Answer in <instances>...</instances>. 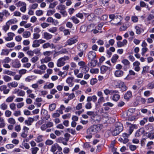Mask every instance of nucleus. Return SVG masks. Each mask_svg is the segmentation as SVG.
I'll return each mask as SVG.
<instances>
[{
  "instance_id": "1",
  "label": "nucleus",
  "mask_w": 154,
  "mask_h": 154,
  "mask_svg": "<svg viewBox=\"0 0 154 154\" xmlns=\"http://www.w3.org/2000/svg\"><path fill=\"white\" fill-rule=\"evenodd\" d=\"M87 56L88 59L91 61L90 63L91 66L92 67L95 66L97 63V60H94L96 57L95 52L93 51H89L87 54Z\"/></svg>"
},
{
  "instance_id": "2",
  "label": "nucleus",
  "mask_w": 154,
  "mask_h": 154,
  "mask_svg": "<svg viewBox=\"0 0 154 154\" xmlns=\"http://www.w3.org/2000/svg\"><path fill=\"white\" fill-rule=\"evenodd\" d=\"M101 128V125L100 124L93 125L88 129V132L91 134H94L100 131Z\"/></svg>"
},
{
  "instance_id": "3",
  "label": "nucleus",
  "mask_w": 154,
  "mask_h": 154,
  "mask_svg": "<svg viewBox=\"0 0 154 154\" xmlns=\"http://www.w3.org/2000/svg\"><path fill=\"white\" fill-rule=\"evenodd\" d=\"M122 125L120 122H117L115 125V128L112 132V135L115 136L119 134L123 130Z\"/></svg>"
},
{
  "instance_id": "4",
  "label": "nucleus",
  "mask_w": 154,
  "mask_h": 154,
  "mask_svg": "<svg viewBox=\"0 0 154 154\" xmlns=\"http://www.w3.org/2000/svg\"><path fill=\"white\" fill-rule=\"evenodd\" d=\"M69 57L68 56H64L58 59L57 61V65L58 67L63 66L66 63L65 61L69 60Z\"/></svg>"
},
{
  "instance_id": "5",
  "label": "nucleus",
  "mask_w": 154,
  "mask_h": 154,
  "mask_svg": "<svg viewBox=\"0 0 154 154\" xmlns=\"http://www.w3.org/2000/svg\"><path fill=\"white\" fill-rule=\"evenodd\" d=\"M129 136V134H128L126 133H124L123 134L122 137L119 139V140L121 142L126 143L129 141L128 138Z\"/></svg>"
},
{
  "instance_id": "6",
  "label": "nucleus",
  "mask_w": 154,
  "mask_h": 154,
  "mask_svg": "<svg viewBox=\"0 0 154 154\" xmlns=\"http://www.w3.org/2000/svg\"><path fill=\"white\" fill-rule=\"evenodd\" d=\"M78 40L75 37H73L70 38L67 40L66 42L65 45H71L77 42Z\"/></svg>"
},
{
  "instance_id": "7",
  "label": "nucleus",
  "mask_w": 154,
  "mask_h": 154,
  "mask_svg": "<svg viewBox=\"0 0 154 154\" xmlns=\"http://www.w3.org/2000/svg\"><path fill=\"white\" fill-rule=\"evenodd\" d=\"M87 48L88 45L86 43H82L79 45L78 49L79 51L84 52L86 50Z\"/></svg>"
},
{
  "instance_id": "8",
  "label": "nucleus",
  "mask_w": 154,
  "mask_h": 154,
  "mask_svg": "<svg viewBox=\"0 0 154 154\" xmlns=\"http://www.w3.org/2000/svg\"><path fill=\"white\" fill-rule=\"evenodd\" d=\"M13 93L17 94L18 96L23 97L24 96L25 92L23 91L20 90L18 88H16L14 91Z\"/></svg>"
},
{
  "instance_id": "9",
  "label": "nucleus",
  "mask_w": 154,
  "mask_h": 154,
  "mask_svg": "<svg viewBox=\"0 0 154 154\" xmlns=\"http://www.w3.org/2000/svg\"><path fill=\"white\" fill-rule=\"evenodd\" d=\"M61 148V147L59 146V145L57 143H55L51 147V151L54 154L56 152L57 149L58 150H60V149Z\"/></svg>"
},
{
  "instance_id": "10",
  "label": "nucleus",
  "mask_w": 154,
  "mask_h": 154,
  "mask_svg": "<svg viewBox=\"0 0 154 154\" xmlns=\"http://www.w3.org/2000/svg\"><path fill=\"white\" fill-rule=\"evenodd\" d=\"M0 91H3V93L5 94H7L9 92L10 89L7 88L6 85H4L0 86Z\"/></svg>"
},
{
  "instance_id": "11",
  "label": "nucleus",
  "mask_w": 154,
  "mask_h": 154,
  "mask_svg": "<svg viewBox=\"0 0 154 154\" xmlns=\"http://www.w3.org/2000/svg\"><path fill=\"white\" fill-rule=\"evenodd\" d=\"M12 67L15 68H19L21 66L20 61L18 59L14 60L12 61Z\"/></svg>"
},
{
  "instance_id": "12",
  "label": "nucleus",
  "mask_w": 154,
  "mask_h": 154,
  "mask_svg": "<svg viewBox=\"0 0 154 154\" xmlns=\"http://www.w3.org/2000/svg\"><path fill=\"white\" fill-rule=\"evenodd\" d=\"M140 64V63L138 61H136L133 63V66L134 67V70L135 71L138 72L140 70V68L139 66Z\"/></svg>"
},
{
  "instance_id": "13",
  "label": "nucleus",
  "mask_w": 154,
  "mask_h": 154,
  "mask_svg": "<svg viewBox=\"0 0 154 154\" xmlns=\"http://www.w3.org/2000/svg\"><path fill=\"white\" fill-rule=\"evenodd\" d=\"M74 78L72 77H69L67 78L66 80V82L68 83L70 87H72L74 85L73 80Z\"/></svg>"
},
{
  "instance_id": "14",
  "label": "nucleus",
  "mask_w": 154,
  "mask_h": 154,
  "mask_svg": "<svg viewBox=\"0 0 154 154\" xmlns=\"http://www.w3.org/2000/svg\"><path fill=\"white\" fill-rule=\"evenodd\" d=\"M119 16H115L113 14H111L109 15V18L110 19H112V20H116L118 18L119 19V20L118 21V22L117 23H116L115 24L116 25H121V23L120 22L121 20L119 18Z\"/></svg>"
},
{
  "instance_id": "15",
  "label": "nucleus",
  "mask_w": 154,
  "mask_h": 154,
  "mask_svg": "<svg viewBox=\"0 0 154 154\" xmlns=\"http://www.w3.org/2000/svg\"><path fill=\"white\" fill-rule=\"evenodd\" d=\"M34 121V119L33 118L29 117L27 119L25 120L24 123L25 125L28 126L31 125Z\"/></svg>"
},
{
  "instance_id": "16",
  "label": "nucleus",
  "mask_w": 154,
  "mask_h": 154,
  "mask_svg": "<svg viewBox=\"0 0 154 154\" xmlns=\"http://www.w3.org/2000/svg\"><path fill=\"white\" fill-rule=\"evenodd\" d=\"M119 88H120L122 92L126 91L128 88L124 82H121L119 85Z\"/></svg>"
},
{
  "instance_id": "17",
  "label": "nucleus",
  "mask_w": 154,
  "mask_h": 154,
  "mask_svg": "<svg viewBox=\"0 0 154 154\" xmlns=\"http://www.w3.org/2000/svg\"><path fill=\"white\" fill-rule=\"evenodd\" d=\"M7 85L9 88H16L17 86L18 83L17 82L13 81L8 83Z\"/></svg>"
},
{
  "instance_id": "18",
  "label": "nucleus",
  "mask_w": 154,
  "mask_h": 154,
  "mask_svg": "<svg viewBox=\"0 0 154 154\" xmlns=\"http://www.w3.org/2000/svg\"><path fill=\"white\" fill-rule=\"evenodd\" d=\"M137 128V126L136 125H131L129 126V129L128 130L129 134H129L130 135L133 132L134 129Z\"/></svg>"
},
{
  "instance_id": "19",
  "label": "nucleus",
  "mask_w": 154,
  "mask_h": 154,
  "mask_svg": "<svg viewBox=\"0 0 154 154\" xmlns=\"http://www.w3.org/2000/svg\"><path fill=\"white\" fill-rule=\"evenodd\" d=\"M132 93L130 91H128L124 95V98L125 99L128 100L132 97Z\"/></svg>"
},
{
  "instance_id": "20",
  "label": "nucleus",
  "mask_w": 154,
  "mask_h": 154,
  "mask_svg": "<svg viewBox=\"0 0 154 154\" xmlns=\"http://www.w3.org/2000/svg\"><path fill=\"white\" fill-rule=\"evenodd\" d=\"M51 58L49 56H46L44 58L42 59L41 60V63L42 64L45 63H47L51 60Z\"/></svg>"
},
{
  "instance_id": "21",
  "label": "nucleus",
  "mask_w": 154,
  "mask_h": 154,
  "mask_svg": "<svg viewBox=\"0 0 154 154\" xmlns=\"http://www.w3.org/2000/svg\"><path fill=\"white\" fill-rule=\"evenodd\" d=\"M81 69V72L84 73H86L89 70V68L87 66H85L84 67H80V68Z\"/></svg>"
},
{
  "instance_id": "22",
  "label": "nucleus",
  "mask_w": 154,
  "mask_h": 154,
  "mask_svg": "<svg viewBox=\"0 0 154 154\" xmlns=\"http://www.w3.org/2000/svg\"><path fill=\"white\" fill-rule=\"evenodd\" d=\"M44 38L46 40H49L52 38V35L47 32H45L43 35Z\"/></svg>"
},
{
  "instance_id": "23",
  "label": "nucleus",
  "mask_w": 154,
  "mask_h": 154,
  "mask_svg": "<svg viewBox=\"0 0 154 154\" xmlns=\"http://www.w3.org/2000/svg\"><path fill=\"white\" fill-rule=\"evenodd\" d=\"M144 130L143 128H140L136 131L135 136L136 137H139L143 133Z\"/></svg>"
},
{
  "instance_id": "24",
  "label": "nucleus",
  "mask_w": 154,
  "mask_h": 154,
  "mask_svg": "<svg viewBox=\"0 0 154 154\" xmlns=\"http://www.w3.org/2000/svg\"><path fill=\"white\" fill-rule=\"evenodd\" d=\"M57 9L62 11L65 10L66 7L64 5H63L62 4H60L58 5L56 8Z\"/></svg>"
},
{
  "instance_id": "25",
  "label": "nucleus",
  "mask_w": 154,
  "mask_h": 154,
  "mask_svg": "<svg viewBox=\"0 0 154 154\" xmlns=\"http://www.w3.org/2000/svg\"><path fill=\"white\" fill-rule=\"evenodd\" d=\"M10 51V50L8 49H3L2 50L1 54L2 55L7 56L9 54Z\"/></svg>"
},
{
  "instance_id": "26",
  "label": "nucleus",
  "mask_w": 154,
  "mask_h": 154,
  "mask_svg": "<svg viewBox=\"0 0 154 154\" xmlns=\"http://www.w3.org/2000/svg\"><path fill=\"white\" fill-rule=\"evenodd\" d=\"M123 72L122 70H116L115 72V75L117 77H120L123 75Z\"/></svg>"
},
{
  "instance_id": "27",
  "label": "nucleus",
  "mask_w": 154,
  "mask_h": 154,
  "mask_svg": "<svg viewBox=\"0 0 154 154\" xmlns=\"http://www.w3.org/2000/svg\"><path fill=\"white\" fill-rule=\"evenodd\" d=\"M108 67L105 66H103L100 68L101 72L102 74H104L108 69Z\"/></svg>"
},
{
  "instance_id": "28",
  "label": "nucleus",
  "mask_w": 154,
  "mask_h": 154,
  "mask_svg": "<svg viewBox=\"0 0 154 154\" xmlns=\"http://www.w3.org/2000/svg\"><path fill=\"white\" fill-rule=\"evenodd\" d=\"M88 27L86 25H84L82 26L80 28V31L82 33L85 32L87 30Z\"/></svg>"
},
{
  "instance_id": "29",
  "label": "nucleus",
  "mask_w": 154,
  "mask_h": 154,
  "mask_svg": "<svg viewBox=\"0 0 154 154\" xmlns=\"http://www.w3.org/2000/svg\"><path fill=\"white\" fill-rule=\"evenodd\" d=\"M3 73L4 74H7L8 75H12L13 76H14L15 74V72H13L11 71H9L8 70H4Z\"/></svg>"
},
{
  "instance_id": "30",
  "label": "nucleus",
  "mask_w": 154,
  "mask_h": 154,
  "mask_svg": "<svg viewBox=\"0 0 154 154\" xmlns=\"http://www.w3.org/2000/svg\"><path fill=\"white\" fill-rule=\"evenodd\" d=\"M70 19L71 20L72 22L75 24H77L80 22L79 20L75 16H72L71 17Z\"/></svg>"
},
{
  "instance_id": "31",
  "label": "nucleus",
  "mask_w": 154,
  "mask_h": 154,
  "mask_svg": "<svg viewBox=\"0 0 154 154\" xmlns=\"http://www.w3.org/2000/svg\"><path fill=\"white\" fill-rule=\"evenodd\" d=\"M31 35V33L29 31H26L23 32V36L24 38H28Z\"/></svg>"
},
{
  "instance_id": "32",
  "label": "nucleus",
  "mask_w": 154,
  "mask_h": 154,
  "mask_svg": "<svg viewBox=\"0 0 154 154\" xmlns=\"http://www.w3.org/2000/svg\"><path fill=\"white\" fill-rule=\"evenodd\" d=\"M17 20L16 19H11L8 21L7 22V24L9 26L12 24H14L17 23Z\"/></svg>"
},
{
  "instance_id": "33",
  "label": "nucleus",
  "mask_w": 154,
  "mask_h": 154,
  "mask_svg": "<svg viewBox=\"0 0 154 154\" xmlns=\"http://www.w3.org/2000/svg\"><path fill=\"white\" fill-rule=\"evenodd\" d=\"M54 86V84L53 83H50L48 85H46L44 86V88L45 89H51Z\"/></svg>"
},
{
  "instance_id": "34",
  "label": "nucleus",
  "mask_w": 154,
  "mask_h": 154,
  "mask_svg": "<svg viewBox=\"0 0 154 154\" xmlns=\"http://www.w3.org/2000/svg\"><path fill=\"white\" fill-rule=\"evenodd\" d=\"M30 150L32 154H36L39 150V148L37 147H33L31 148Z\"/></svg>"
},
{
  "instance_id": "35",
  "label": "nucleus",
  "mask_w": 154,
  "mask_h": 154,
  "mask_svg": "<svg viewBox=\"0 0 154 154\" xmlns=\"http://www.w3.org/2000/svg\"><path fill=\"white\" fill-rule=\"evenodd\" d=\"M119 56L117 55H115L113 56L111 59L112 62L115 64Z\"/></svg>"
},
{
  "instance_id": "36",
  "label": "nucleus",
  "mask_w": 154,
  "mask_h": 154,
  "mask_svg": "<svg viewBox=\"0 0 154 154\" xmlns=\"http://www.w3.org/2000/svg\"><path fill=\"white\" fill-rule=\"evenodd\" d=\"M40 45L38 43L37 40H35L33 42L32 45V47L33 48H37L39 47Z\"/></svg>"
},
{
  "instance_id": "37",
  "label": "nucleus",
  "mask_w": 154,
  "mask_h": 154,
  "mask_svg": "<svg viewBox=\"0 0 154 154\" xmlns=\"http://www.w3.org/2000/svg\"><path fill=\"white\" fill-rule=\"evenodd\" d=\"M8 121L11 124L14 125L16 123L15 120L13 118H10L8 119Z\"/></svg>"
},
{
  "instance_id": "38",
  "label": "nucleus",
  "mask_w": 154,
  "mask_h": 154,
  "mask_svg": "<svg viewBox=\"0 0 154 154\" xmlns=\"http://www.w3.org/2000/svg\"><path fill=\"white\" fill-rule=\"evenodd\" d=\"M3 79L6 82H10L12 80V79L10 77L7 75H4L3 77Z\"/></svg>"
},
{
  "instance_id": "39",
  "label": "nucleus",
  "mask_w": 154,
  "mask_h": 154,
  "mask_svg": "<svg viewBox=\"0 0 154 154\" xmlns=\"http://www.w3.org/2000/svg\"><path fill=\"white\" fill-rule=\"evenodd\" d=\"M120 96L117 94H114L112 97V100L115 101H117L120 98Z\"/></svg>"
},
{
  "instance_id": "40",
  "label": "nucleus",
  "mask_w": 154,
  "mask_h": 154,
  "mask_svg": "<svg viewBox=\"0 0 154 154\" xmlns=\"http://www.w3.org/2000/svg\"><path fill=\"white\" fill-rule=\"evenodd\" d=\"M57 30V28L56 27H52L48 29V30L49 32L52 33H54L56 32Z\"/></svg>"
},
{
  "instance_id": "41",
  "label": "nucleus",
  "mask_w": 154,
  "mask_h": 154,
  "mask_svg": "<svg viewBox=\"0 0 154 154\" xmlns=\"http://www.w3.org/2000/svg\"><path fill=\"white\" fill-rule=\"evenodd\" d=\"M38 6V4L35 3L33 4L32 5H31L29 6V8L31 9H36Z\"/></svg>"
},
{
  "instance_id": "42",
  "label": "nucleus",
  "mask_w": 154,
  "mask_h": 154,
  "mask_svg": "<svg viewBox=\"0 0 154 154\" xmlns=\"http://www.w3.org/2000/svg\"><path fill=\"white\" fill-rule=\"evenodd\" d=\"M56 107V104L55 103H52L49 106V109L51 111L54 110Z\"/></svg>"
},
{
  "instance_id": "43",
  "label": "nucleus",
  "mask_w": 154,
  "mask_h": 154,
  "mask_svg": "<svg viewBox=\"0 0 154 154\" xmlns=\"http://www.w3.org/2000/svg\"><path fill=\"white\" fill-rule=\"evenodd\" d=\"M0 107L2 109L5 110L7 109L8 106L6 103H3L0 105Z\"/></svg>"
},
{
  "instance_id": "44",
  "label": "nucleus",
  "mask_w": 154,
  "mask_h": 154,
  "mask_svg": "<svg viewBox=\"0 0 154 154\" xmlns=\"http://www.w3.org/2000/svg\"><path fill=\"white\" fill-rule=\"evenodd\" d=\"M16 5L18 7H21L26 5V4L25 2H22L20 1L17 3Z\"/></svg>"
},
{
  "instance_id": "45",
  "label": "nucleus",
  "mask_w": 154,
  "mask_h": 154,
  "mask_svg": "<svg viewBox=\"0 0 154 154\" xmlns=\"http://www.w3.org/2000/svg\"><path fill=\"white\" fill-rule=\"evenodd\" d=\"M50 116L49 115L47 114L45 116L43 117L42 119L43 122H46L49 119H50Z\"/></svg>"
},
{
  "instance_id": "46",
  "label": "nucleus",
  "mask_w": 154,
  "mask_h": 154,
  "mask_svg": "<svg viewBox=\"0 0 154 154\" xmlns=\"http://www.w3.org/2000/svg\"><path fill=\"white\" fill-rule=\"evenodd\" d=\"M54 143V142L51 140L48 139L45 142V144L46 145L50 146L52 145Z\"/></svg>"
},
{
  "instance_id": "47",
  "label": "nucleus",
  "mask_w": 154,
  "mask_h": 154,
  "mask_svg": "<svg viewBox=\"0 0 154 154\" xmlns=\"http://www.w3.org/2000/svg\"><path fill=\"white\" fill-rule=\"evenodd\" d=\"M92 107V104L91 102H88L86 104L85 108L87 109H90Z\"/></svg>"
},
{
  "instance_id": "48",
  "label": "nucleus",
  "mask_w": 154,
  "mask_h": 154,
  "mask_svg": "<svg viewBox=\"0 0 154 154\" xmlns=\"http://www.w3.org/2000/svg\"><path fill=\"white\" fill-rule=\"evenodd\" d=\"M2 13H3L4 16L5 15V16L6 17H8L10 15V13L6 10H3Z\"/></svg>"
},
{
  "instance_id": "49",
  "label": "nucleus",
  "mask_w": 154,
  "mask_h": 154,
  "mask_svg": "<svg viewBox=\"0 0 154 154\" xmlns=\"http://www.w3.org/2000/svg\"><path fill=\"white\" fill-rule=\"evenodd\" d=\"M149 67L148 66H146L143 67V70L142 72V74L144 75L146 73L148 70Z\"/></svg>"
},
{
  "instance_id": "50",
  "label": "nucleus",
  "mask_w": 154,
  "mask_h": 154,
  "mask_svg": "<svg viewBox=\"0 0 154 154\" xmlns=\"http://www.w3.org/2000/svg\"><path fill=\"white\" fill-rule=\"evenodd\" d=\"M70 64L71 67V68H70L71 70L74 69L77 66L76 64L74 62H71Z\"/></svg>"
},
{
  "instance_id": "51",
  "label": "nucleus",
  "mask_w": 154,
  "mask_h": 154,
  "mask_svg": "<svg viewBox=\"0 0 154 154\" xmlns=\"http://www.w3.org/2000/svg\"><path fill=\"white\" fill-rule=\"evenodd\" d=\"M129 24H127V25H123L122 27H121L120 29L122 31H125L126 30L127 28L129 27Z\"/></svg>"
},
{
  "instance_id": "52",
  "label": "nucleus",
  "mask_w": 154,
  "mask_h": 154,
  "mask_svg": "<svg viewBox=\"0 0 154 154\" xmlns=\"http://www.w3.org/2000/svg\"><path fill=\"white\" fill-rule=\"evenodd\" d=\"M57 4V2H55L53 3H51L49 5V8H53Z\"/></svg>"
},
{
  "instance_id": "53",
  "label": "nucleus",
  "mask_w": 154,
  "mask_h": 154,
  "mask_svg": "<svg viewBox=\"0 0 154 154\" xmlns=\"http://www.w3.org/2000/svg\"><path fill=\"white\" fill-rule=\"evenodd\" d=\"M14 98L15 96H14L9 97L6 99V101L8 103L11 102Z\"/></svg>"
},
{
  "instance_id": "54",
  "label": "nucleus",
  "mask_w": 154,
  "mask_h": 154,
  "mask_svg": "<svg viewBox=\"0 0 154 154\" xmlns=\"http://www.w3.org/2000/svg\"><path fill=\"white\" fill-rule=\"evenodd\" d=\"M43 11L41 10H37L35 11L36 15L38 16L42 15L43 14Z\"/></svg>"
},
{
  "instance_id": "55",
  "label": "nucleus",
  "mask_w": 154,
  "mask_h": 154,
  "mask_svg": "<svg viewBox=\"0 0 154 154\" xmlns=\"http://www.w3.org/2000/svg\"><path fill=\"white\" fill-rule=\"evenodd\" d=\"M113 104L110 102H108L106 103H104L103 104V106H108L110 107H112L113 106Z\"/></svg>"
},
{
  "instance_id": "56",
  "label": "nucleus",
  "mask_w": 154,
  "mask_h": 154,
  "mask_svg": "<svg viewBox=\"0 0 154 154\" xmlns=\"http://www.w3.org/2000/svg\"><path fill=\"white\" fill-rule=\"evenodd\" d=\"M137 146L133 145H130L129 146V148L130 150L132 151H134L137 148Z\"/></svg>"
},
{
  "instance_id": "57",
  "label": "nucleus",
  "mask_w": 154,
  "mask_h": 154,
  "mask_svg": "<svg viewBox=\"0 0 154 154\" xmlns=\"http://www.w3.org/2000/svg\"><path fill=\"white\" fill-rule=\"evenodd\" d=\"M51 47V44L48 42L45 43L42 45V47L44 49L47 48L49 47Z\"/></svg>"
},
{
  "instance_id": "58",
  "label": "nucleus",
  "mask_w": 154,
  "mask_h": 154,
  "mask_svg": "<svg viewBox=\"0 0 154 154\" xmlns=\"http://www.w3.org/2000/svg\"><path fill=\"white\" fill-rule=\"evenodd\" d=\"M11 112L9 110H7L5 112V115L6 117H9L11 115Z\"/></svg>"
},
{
  "instance_id": "59",
  "label": "nucleus",
  "mask_w": 154,
  "mask_h": 154,
  "mask_svg": "<svg viewBox=\"0 0 154 154\" xmlns=\"http://www.w3.org/2000/svg\"><path fill=\"white\" fill-rule=\"evenodd\" d=\"M10 109L12 110H15L16 109V104L14 103H11L10 106Z\"/></svg>"
},
{
  "instance_id": "60",
  "label": "nucleus",
  "mask_w": 154,
  "mask_h": 154,
  "mask_svg": "<svg viewBox=\"0 0 154 154\" xmlns=\"http://www.w3.org/2000/svg\"><path fill=\"white\" fill-rule=\"evenodd\" d=\"M147 87L149 89H153L154 88V83L152 82L149 83L147 85Z\"/></svg>"
},
{
  "instance_id": "61",
  "label": "nucleus",
  "mask_w": 154,
  "mask_h": 154,
  "mask_svg": "<svg viewBox=\"0 0 154 154\" xmlns=\"http://www.w3.org/2000/svg\"><path fill=\"white\" fill-rule=\"evenodd\" d=\"M131 19V20L134 23L137 22L138 20L137 17L136 16H132Z\"/></svg>"
},
{
  "instance_id": "62",
  "label": "nucleus",
  "mask_w": 154,
  "mask_h": 154,
  "mask_svg": "<svg viewBox=\"0 0 154 154\" xmlns=\"http://www.w3.org/2000/svg\"><path fill=\"white\" fill-rule=\"evenodd\" d=\"M42 137V136L41 135L38 136L36 139L35 140V141L37 143H39L42 141L43 139Z\"/></svg>"
},
{
  "instance_id": "63",
  "label": "nucleus",
  "mask_w": 154,
  "mask_h": 154,
  "mask_svg": "<svg viewBox=\"0 0 154 154\" xmlns=\"http://www.w3.org/2000/svg\"><path fill=\"white\" fill-rule=\"evenodd\" d=\"M21 127L20 125H18L14 127V130L17 132H19L21 130Z\"/></svg>"
},
{
  "instance_id": "64",
  "label": "nucleus",
  "mask_w": 154,
  "mask_h": 154,
  "mask_svg": "<svg viewBox=\"0 0 154 154\" xmlns=\"http://www.w3.org/2000/svg\"><path fill=\"white\" fill-rule=\"evenodd\" d=\"M38 59V57L37 56H35L32 58L31 59V61L33 63H34L36 62Z\"/></svg>"
}]
</instances>
